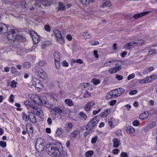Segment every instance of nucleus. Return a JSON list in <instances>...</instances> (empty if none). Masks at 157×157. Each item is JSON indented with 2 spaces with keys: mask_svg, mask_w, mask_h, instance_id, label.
<instances>
[{
  "mask_svg": "<svg viewBox=\"0 0 157 157\" xmlns=\"http://www.w3.org/2000/svg\"><path fill=\"white\" fill-rule=\"evenodd\" d=\"M92 82L93 83L94 85H97L100 83V80L99 79H97L94 78L92 79Z\"/></svg>",
  "mask_w": 157,
  "mask_h": 157,
  "instance_id": "nucleus-35",
  "label": "nucleus"
},
{
  "mask_svg": "<svg viewBox=\"0 0 157 157\" xmlns=\"http://www.w3.org/2000/svg\"><path fill=\"white\" fill-rule=\"evenodd\" d=\"M17 84V82H15L14 80H13L11 82L10 86L12 87L15 88L16 87Z\"/></svg>",
  "mask_w": 157,
  "mask_h": 157,
  "instance_id": "nucleus-49",
  "label": "nucleus"
},
{
  "mask_svg": "<svg viewBox=\"0 0 157 157\" xmlns=\"http://www.w3.org/2000/svg\"><path fill=\"white\" fill-rule=\"evenodd\" d=\"M30 121L33 123H35L36 122V118L34 115H32L31 117L29 116Z\"/></svg>",
  "mask_w": 157,
  "mask_h": 157,
  "instance_id": "nucleus-36",
  "label": "nucleus"
},
{
  "mask_svg": "<svg viewBox=\"0 0 157 157\" xmlns=\"http://www.w3.org/2000/svg\"><path fill=\"white\" fill-rule=\"evenodd\" d=\"M127 133L131 136H134V133L135 132V129L131 126H128L126 128Z\"/></svg>",
  "mask_w": 157,
  "mask_h": 157,
  "instance_id": "nucleus-11",
  "label": "nucleus"
},
{
  "mask_svg": "<svg viewBox=\"0 0 157 157\" xmlns=\"http://www.w3.org/2000/svg\"><path fill=\"white\" fill-rule=\"evenodd\" d=\"M110 109H106L104 112H102L100 114L101 117L104 118L106 117L109 113Z\"/></svg>",
  "mask_w": 157,
  "mask_h": 157,
  "instance_id": "nucleus-21",
  "label": "nucleus"
},
{
  "mask_svg": "<svg viewBox=\"0 0 157 157\" xmlns=\"http://www.w3.org/2000/svg\"><path fill=\"white\" fill-rule=\"evenodd\" d=\"M116 78L118 80H121L122 79L123 76L121 75H116Z\"/></svg>",
  "mask_w": 157,
  "mask_h": 157,
  "instance_id": "nucleus-55",
  "label": "nucleus"
},
{
  "mask_svg": "<svg viewBox=\"0 0 157 157\" xmlns=\"http://www.w3.org/2000/svg\"><path fill=\"white\" fill-rule=\"evenodd\" d=\"M121 69V67L120 65H118L117 67H115L113 68V70L114 73H115L118 71L120 70Z\"/></svg>",
  "mask_w": 157,
  "mask_h": 157,
  "instance_id": "nucleus-41",
  "label": "nucleus"
},
{
  "mask_svg": "<svg viewBox=\"0 0 157 157\" xmlns=\"http://www.w3.org/2000/svg\"><path fill=\"white\" fill-rule=\"evenodd\" d=\"M17 37H16V39H17L18 40L22 41V39L25 40V37L24 36H22L20 34L19 32V33H18V35H17Z\"/></svg>",
  "mask_w": 157,
  "mask_h": 157,
  "instance_id": "nucleus-38",
  "label": "nucleus"
},
{
  "mask_svg": "<svg viewBox=\"0 0 157 157\" xmlns=\"http://www.w3.org/2000/svg\"><path fill=\"white\" fill-rule=\"evenodd\" d=\"M6 145V143L3 141H1L0 142V146L2 147H4Z\"/></svg>",
  "mask_w": 157,
  "mask_h": 157,
  "instance_id": "nucleus-58",
  "label": "nucleus"
},
{
  "mask_svg": "<svg viewBox=\"0 0 157 157\" xmlns=\"http://www.w3.org/2000/svg\"><path fill=\"white\" fill-rule=\"evenodd\" d=\"M98 139V136H95L94 137L92 138L91 140L92 143L94 144H95L97 141Z\"/></svg>",
  "mask_w": 157,
  "mask_h": 157,
  "instance_id": "nucleus-51",
  "label": "nucleus"
},
{
  "mask_svg": "<svg viewBox=\"0 0 157 157\" xmlns=\"http://www.w3.org/2000/svg\"><path fill=\"white\" fill-rule=\"evenodd\" d=\"M123 61L120 60H112V63L113 65H120L123 64L124 63Z\"/></svg>",
  "mask_w": 157,
  "mask_h": 157,
  "instance_id": "nucleus-20",
  "label": "nucleus"
},
{
  "mask_svg": "<svg viewBox=\"0 0 157 157\" xmlns=\"http://www.w3.org/2000/svg\"><path fill=\"white\" fill-rule=\"evenodd\" d=\"M11 69V70L12 73L13 74L15 73L17 71V69L13 67H12Z\"/></svg>",
  "mask_w": 157,
  "mask_h": 157,
  "instance_id": "nucleus-62",
  "label": "nucleus"
},
{
  "mask_svg": "<svg viewBox=\"0 0 157 157\" xmlns=\"http://www.w3.org/2000/svg\"><path fill=\"white\" fill-rule=\"evenodd\" d=\"M8 31L7 26L5 24L0 23V34L6 33Z\"/></svg>",
  "mask_w": 157,
  "mask_h": 157,
  "instance_id": "nucleus-9",
  "label": "nucleus"
},
{
  "mask_svg": "<svg viewBox=\"0 0 157 157\" xmlns=\"http://www.w3.org/2000/svg\"><path fill=\"white\" fill-rule=\"evenodd\" d=\"M66 9L65 6L62 2H60L59 3V7L58 10L60 11L64 10Z\"/></svg>",
  "mask_w": 157,
  "mask_h": 157,
  "instance_id": "nucleus-24",
  "label": "nucleus"
},
{
  "mask_svg": "<svg viewBox=\"0 0 157 157\" xmlns=\"http://www.w3.org/2000/svg\"><path fill=\"white\" fill-rule=\"evenodd\" d=\"M52 110L55 113L57 112L59 113L62 112L61 109L58 107H56L52 109Z\"/></svg>",
  "mask_w": 157,
  "mask_h": 157,
  "instance_id": "nucleus-40",
  "label": "nucleus"
},
{
  "mask_svg": "<svg viewBox=\"0 0 157 157\" xmlns=\"http://www.w3.org/2000/svg\"><path fill=\"white\" fill-rule=\"evenodd\" d=\"M119 90L120 91V93H118V94L119 95H120L124 93L125 90L123 88H119Z\"/></svg>",
  "mask_w": 157,
  "mask_h": 157,
  "instance_id": "nucleus-61",
  "label": "nucleus"
},
{
  "mask_svg": "<svg viewBox=\"0 0 157 157\" xmlns=\"http://www.w3.org/2000/svg\"><path fill=\"white\" fill-rule=\"evenodd\" d=\"M135 76V75L134 74H132L129 75L127 79L128 80H130V79L134 78Z\"/></svg>",
  "mask_w": 157,
  "mask_h": 157,
  "instance_id": "nucleus-56",
  "label": "nucleus"
},
{
  "mask_svg": "<svg viewBox=\"0 0 157 157\" xmlns=\"http://www.w3.org/2000/svg\"><path fill=\"white\" fill-rule=\"evenodd\" d=\"M62 145L59 143L55 144L49 143L47 145L45 150L48 154L55 157H59L62 152Z\"/></svg>",
  "mask_w": 157,
  "mask_h": 157,
  "instance_id": "nucleus-1",
  "label": "nucleus"
},
{
  "mask_svg": "<svg viewBox=\"0 0 157 157\" xmlns=\"http://www.w3.org/2000/svg\"><path fill=\"white\" fill-rule=\"evenodd\" d=\"M20 51H22L23 53H25L29 52L32 51V50L31 49H20Z\"/></svg>",
  "mask_w": 157,
  "mask_h": 157,
  "instance_id": "nucleus-43",
  "label": "nucleus"
},
{
  "mask_svg": "<svg viewBox=\"0 0 157 157\" xmlns=\"http://www.w3.org/2000/svg\"><path fill=\"white\" fill-rule=\"evenodd\" d=\"M156 51L155 49H151L149 51L147 56H149L155 53Z\"/></svg>",
  "mask_w": 157,
  "mask_h": 157,
  "instance_id": "nucleus-47",
  "label": "nucleus"
},
{
  "mask_svg": "<svg viewBox=\"0 0 157 157\" xmlns=\"http://www.w3.org/2000/svg\"><path fill=\"white\" fill-rule=\"evenodd\" d=\"M36 96L37 97V99L36 100V98H35L33 100L34 102L35 103V104L40 106L43 105L47 107H49V106H48V104H47V105H46L47 103L46 102H44L43 104V102L44 101H42V99H41V98H40V97H39L37 95H36Z\"/></svg>",
  "mask_w": 157,
  "mask_h": 157,
  "instance_id": "nucleus-7",
  "label": "nucleus"
},
{
  "mask_svg": "<svg viewBox=\"0 0 157 157\" xmlns=\"http://www.w3.org/2000/svg\"><path fill=\"white\" fill-rule=\"evenodd\" d=\"M144 43V41L143 39H140L134 41V46H141L143 45Z\"/></svg>",
  "mask_w": 157,
  "mask_h": 157,
  "instance_id": "nucleus-18",
  "label": "nucleus"
},
{
  "mask_svg": "<svg viewBox=\"0 0 157 157\" xmlns=\"http://www.w3.org/2000/svg\"><path fill=\"white\" fill-rule=\"evenodd\" d=\"M63 132V130L61 128H58L56 131V134L58 136H59L61 135Z\"/></svg>",
  "mask_w": 157,
  "mask_h": 157,
  "instance_id": "nucleus-39",
  "label": "nucleus"
},
{
  "mask_svg": "<svg viewBox=\"0 0 157 157\" xmlns=\"http://www.w3.org/2000/svg\"><path fill=\"white\" fill-rule=\"evenodd\" d=\"M62 64L63 66L67 67L68 66L69 64L66 61H63L62 63Z\"/></svg>",
  "mask_w": 157,
  "mask_h": 157,
  "instance_id": "nucleus-64",
  "label": "nucleus"
},
{
  "mask_svg": "<svg viewBox=\"0 0 157 157\" xmlns=\"http://www.w3.org/2000/svg\"><path fill=\"white\" fill-rule=\"evenodd\" d=\"M128 156L127 153L124 152H122L120 155V157H128Z\"/></svg>",
  "mask_w": 157,
  "mask_h": 157,
  "instance_id": "nucleus-52",
  "label": "nucleus"
},
{
  "mask_svg": "<svg viewBox=\"0 0 157 157\" xmlns=\"http://www.w3.org/2000/svg\"><path fill=\"white\" fill-rule=\"evenodd\" d=\"M38 75H40V76L43 78V77H45L46 76V73L42 69H40L38 71Z\"/></svg>",
  "mask_w": 157,
  "mask_h": 157,
  "instance_id": "nucleus-23",
  "label": "nucleus"
},
{
  "mask_svg": "<svg viewBox=\"0 0 157 157\" xmlns=\"http://www.w3.org/2000/svg\"><path fill=\"white\" fill-rule=\"evenodd\" d=\"M65 103L69 106H71L74 105L72 100L69 99H66L65 100Z\"/></svg>",
  "mask_w": 157,
  "mask_h": 157,
  "instance_id": "nucleus-32",
  "label": "nucleus"
},
{
  "mask_svg": "<svg viewBox=\"0 0 157 157\" xmlns=\"http://www.w3.org/2000/svg\"><path fill=\"white\" fill-rule=\"evenodd\" d=\"M29 127V129H30V131H29V130H28V132L29 134H32L33 132V129L32 126L30 125L29 127L28 126L27 127H26V129L27 130L28 129Z\"/></svg>",
  "mask_w": 157,
  "mask_h": 157,
  "instance_id": "nucleus-45",
  "label": "nucleus"
},
{
  "mask_svg": "<svg viewBox=\"0 0 157 157\" xmlns=\"http://www.w3.org/2000/svg\"><path fill=\"white\" fill-rule=\"evenodd\" d=\"M149 82V80L147 78V77L140 80L139 82L140 84L147 83Z\"/></svg>",
  "mask_w": 157,
  "mask_h": 157,
  "instance_id": "nucleus-28",
  "label": "nucleus"
},
{
  "mask_svg": "<svg viewBox=\"0 0 157 157\" xmlns=\"http://www.w3.org/2000/svg\"><path fill=\"white\" fill-rule=\"evenodd\" d=\"M117 101L116 100H112L110 101V105L111 106L113 105Z\"/></svg>",
  "mask_w": 157,
  "mask_h": 157,
  "instance_id": "nucleus-63",
  "label": "nucleus"
},
{
  "mask_svg": "<svg viewBox=\"0 0 157 157\" xmlns=\"http://www.w3.org/2000/svg\"><path fill=\"white\" fill-rule=\"evenodd\" d=\"M58 41L60 44H63L64 43V40L63 37L61 36V37L60 36L57 38Z\"/></svg>",
  "mask_w": 157,
  "mask_h": 157,
  "instance_id": "nucleus-34",
  "label": "nucleus"
},
{
  "mask_svg": "<svg viewBox=\"0 0 157 157\" xmlns=\"http://www.w3.org/2000/svg\"><path fill=\"white\" fill-rule=\"evenodd\" d=\"M146 112L148 115H151L154 114L155 111L154 110L151 109L149 110V111H147Z\"/></svg>",
  "mask_w": 157,
  "mask_h": 157,
  "instance_id": "nucleus-54",
  "label": "nucleus"
},
{
  "mask_svg": "<svg viewBox=\"0 0 157 157\" xmlns=\"http://www.w3.org/2000/svg\"><path fill=\"white\" fill-rule=\"evenodd\" d=\"M132 124L133 126H137L139 124V122L137 120H135L133 122Z\"/></svg>",
  "mask_w": 157,
  "mask_h": 157,
  "instance_id": "nucleus-53",
  "label": "nucleus"
},
{
  "mask_svg": "<svg viewBox=\"0 0 157 157\" xmlns=\"http://www.w3.org/2000/svg\"><path fill=\"white\" fill-rule=\"evenodd\" d=\"M79 115L80 116L81 119L82 120H86L87 118V115L82 112H81L79 113Z\"/></svg>",
  "mask_w": 157,
  "mask_h": 157,
  "instance_id": "nucleus-29",
  "label": "nucleus"
},
{
  "mask_svg": "<svg viewBox=\"0 0 157 157\" xmlns=\"http://www.w3.org/2000/svg\"><path fill=\"white\" fill-rule=\"evenodd\" d=\"M45 145V141L42 139L38 138L37 139L35 147L39 152H41L44 151Z\"/></svg>",
  "mask_w": 157,
  "mask_h": 157,
  "instance_id": "nucleus-2",
  "label": "nucleus"
},
{
  "mask_svg": "<svg viewBox=\"0 0 157 157\" xmlns=\"http://www.w3.org/2000/svg\"><path fill=\"white\" fill-rule=\"evenodd\" d=\"M80 35L82 36L85 39L90 38L91 37V36L88 32L81 33H80Z\"/></svg>",
  "mask_w": 157,
  "mask_h": 157,
  "instance_id": "nucleus-19",
  "label": "nucleus"
},
{
  "mask_svg": "<svg viewBox=\"0 0 157 157\" xmlns=\"http://www.w3.org/2000/svg\"><path fill=\"white\" fill-rule=\"evenodd\" d=\"M150 12V11H147L141 12L140 13H137L133 15L132 17L135 19H137L147 15Z\"/></svg>",
  "mask_w": 157,
  "mask_h": 157,
  "instance_id": "nucleus-10",
  "label": "nucleus"
},
{
  "mask_svg": "<svg viewBox=\"0 0 157 157\" xmlns=\"http://www.w3.org/2000/svg\"><path fill=\"white\" fill-rule=\"evenodd\" d=\"M147 78L148 81L149 80V82H150L157 78V76L154 75L147 77Z\"/></svg>",
  "mask_w": 157,
  "mask_h": 157,
  "instance_id": "nucleus-30",
  "label": "nucleus"
},
{
  "mask_svg": "<svg viewBox=\"0 0 157 157\" xmlns=\"http://www.w3.org/2000/svg\"><path fill=\"white\" fill-rule=\"evenodd\" d=\"M23 68H29L31 66V64L29 62H25L23 64Z\"/></svg>",
  "mask_w": 157,
  "mask_h": 157,
  "instance_id": "nucleus-37",
  "label": "nucleus"
},
{
  "mask_svg": "<svg viewBox=\"0 0 157 157\" xmlns=\"http://www.w3.org/2000/svg\"><path fill=\"white\" fill-rule=\"evenodd\" d=\"M66 126L67 129H69L72 128L73 125L72 123H69L66 125Z\"/></svg>",
  "mask_w": 157,
  "mask_h": 157,
  "instance_id": "nucleus-50",
  "label": "nucleus"
},
{
  "mask_svg": "<svg viewBox=\"0 0 157 157\" xmlns=\"http://www.w3.org/2000/svg\"><path fill=\"white\" fill-rule=\"evenodd\" d=\"M22 117L24 120L25 121H28L29 120V116L28 117V116L26 115H23Z\"/></svg>",
  "mask_w": 157,
  "mask_h": 157,
  "instance_id": "nucleus-57",
  "label": "nucleus"
},
{
  "mask_svg": "<svg viewBox=\"0 0 157 157\" xmlns=\"http://www.w3.org/2000/svg\"><path fill=\"white\" fill-rule=\"evenodd\" d=\"M114 93H113V92L111 91L109 92L108 94L107 95L108 96H110L111 98H117L118 97V95L116 94H114Z\"/></svg>",
  "mask_w": 157,
  "mask_h": 157,
  "instance_id": "nucleus-31",
  "label": "nucleus"
},
{
  "mask_svg": "<svg viewBox=\"0 0 157 157\" xmlns=\"http://www.w3.org/2000/svg\"><path fill=\"white\" fill-rule=\"evenodd\" d=\"M30 34L32 38L34 43L35 44L37 43L40 39L39 36L37 34L32 35L31 32H30Z\"/></svg>",
  "mask_w": 157,
  "mask_h": 157,
  "instance_id": "nucleus-15",
  "label": "nucleus"
},
{
  "mask_svg": "<svg viewBox=\"0 0 157 157\" xmlns=\"http://www.w3.org/2000/svg\"><path fill=\"white\" fill-rule=\"evenodd\" d=\"M54 33L57 38L60 36L61 37L62 36L60 32L58 30L55 29L54 31Z\"/></svg>",
  "mask_w": 157,
  "mask_h": 157,
  "instance_id": "nucleus-27",
  "label": "nucleus"
},
{
  "mask_svg": "<svg viewBox=\"0 0 157 157\" xmlns=\"http://www.w3.org/2000/svg\"><path fill=\"white\" fill-rule=\"evenodd\" d=\"M98 122V121L97 120V117H95L88 122L86 127V129L88 131L92 130Z\"/></svg>",
  "mask_w": 157,
  "mask_h": 157,
  "instance_id": "nucleus-4",
  "label": "nucleus"
},
{
  "mask_svg": "<svg viewBox=\"0 0 157 157\" xmlns=\"http://www.w3.org/2000/svg\"><path fill=\"white\" fill-rule=\"evenodd\" d=\"M37 6H39V7L43 5L45 7L47 6H49L51 4V2L48 1V0H41L40 3L39 4L36 3Z\"/></svg>",
  "mask_w": 157,
  "mask_h": 157,
  "instance_id": "nucleus-14",
  "label": "nucleus"
},
{
  "mask_svg": "<svg viewBox=\"0 0 157 157\" xmlns=\"http://www.w3.org/2000/svg\"><path fill=\"white\" fill-rule=\"evenodd\" d=\"M95 105V103L93 101H91L87 103L84 107V109L85 111H88L90 110L91 108Z\"/></svg>",
  "mask_w": 157,
  "mask_h": 157,
  "instance_id": "nucleus-13",
  "label": "nucleus"
},
{
  "mask_svg": "<svg viewBox=\"0 0 157 157\" xmlns=\"http://www.w3.org/2000/svg\"><path fill=\"white\" fill-rule=\"evenodd\" d=\"M19 33V31L17 29H13L10 30L9 33L7 35V37L9 40H11L14 41L17 37V35Z\"/></svg>",
  "mask_w": 157,
  "mask_h": 157,
  "instance_id": "nucleus-3",
  "label": "nucleus"
},
{
  "mask_svg": "<svg viewBox=\"0 0 157 157\" xmlns=\"http://www.w3.org/2000/svg\"><path fill=\"white\" fill-rule=\"evenodd\" d=\"M46 64L45 61L43 60H40L38 63V65L40 66H44Z\"/></svg>",
  "mask_w": 157,
  "mask_h": 157,
  "instance_id": "nucleus-44",
  "label": "nucleus"
},
{
  "mask_svg": "<svg viewBox=\"0 0 157 157\" xmlns=\"http://www.w3.org/2000/svg\"><path fill=\"white\" fill-rule=\"evenodd\" d=\"M14 96L13 95L11 94L9 98V101L11 102H13L14 101Z\"/></svg>",
  "mask_w": 157,
  "mask_h": 157,
  "instance_id": "nucleus-59",
  "label": "nucleus"
},
{
  "mask_svg": "<svg viewBox=\"0 0 157 157\" xmlns=\"http://www.w3.org/2000/svg\"><path fill=\"white\" fill-rule=\"evenodd\" d=\"M90 97V94L87 91H85L84 94L83 96L84 98H89Z\"/></svg>",
  "mask_w": 157,
  "mask_h": 157,
  "instance_id": "nucleus-46",
  "label": "nucleus"
},
{
  "mask_svg": "<svg viewBox=\"0 0 157 157\" xmlns=\"http://www.w3.org/2000/svg\"><path fill=\"white\" fill-rule=\"evenodd\" d=\"M134 46V41H131L128 42L125 44L123 46V48L126 50H130L131 47Z\"/></svg>",
  "mask_w": 157,
  "mask_h": 157,
  "instance_id": "nucleus-17",
  "label": "nucleus"
},
{
  "mask_svg": "<svg viewBox=\"0 0 157 157\" xmlns=\"http://www.w3.org/2000/svg\"><path fill=\"white\" fill-rule=\"evenodd\" d=\"M112 64V60L109 61L105 63L104 66L105 67L109 66L111 65Z\"/></svg>",
  "mask_w": 157,
  "mask_h": 157,
  "instance_id": "nucleus-48",
  "label": "nucleus"
},
{
  "mask_svg": "<svg viewBox=\"0 0 157 157\" xmlns=\"http://www.w3.org/2000/svg\"><path fill=\"white\" fill-rule=\"evenodd\" d=\"M137 92V91L136 90H134L130 91L129 93L130 95H132L136 94Z\"/></svg>",
  "mask_w": 157,
  "mask_h": 157,
  "instance_id": "nucleus-60",
  "label": "nucleus"
},
{
  "mask_svg": "<svg viewBox=\"0 0 157 157\" xmlns=\"http://www.w3.org/2000/svg\"><path fill=\"white\" fill-rule=\"evenodd\" d=\"M80 2L84 5H87L90 3L93 2L95 0H79Z\"/></svg>",
  "mask_w": 157,
  "mask_h": 157,
  "instance_id": "nucleus-22",
  "label": "nucleus"
},
{
  "mask_svg": "<svg viewBox=\"0 0 157 157\" xmlns=\"http://www.w3.org/2000/svg\"><path fill=\"white\" fill-rule=\"evenodd\" d=\"M111 2L110 1L108 0H105L103 1L100 8L109 7L111 6Z\"/></svg>",
  "mask_w": 157,
  "mask_h": 157,
  "instance_id": "nucleus-12",
  "label": "nucleus"
},
{
  "mask_svg": "<svg viewBox=\"0 0 157 157\" xmlns=\"http://www.w3.org/2000/svg\"><path fill=\"white\" fill-rule=\"evenodd\" d=\"M93 153L92 151H89L86 152V155L87 157H90Z\"/></svg>",
  "mask_w": 157,
  "mask_h": 157,
  "instance_id": "nucleus-42",
  "label": "nucleus"
},
{
  "mask_svg": "<svg viewBox=\"0 0 157 157\" xmlns=\"http://www.w3.org/2000/svg\"><path fill=\"white\" fill-rule=\"evenodd\" d=\"M33 84L36 88H39L42 86L41 82L36 78H33L32 80Z\"/></svg>",
  "mask_w": 157,
  "mask_h": 157,
  "instance_id": "nucleus-8",
  "label": "nucleus"
},
{
  "mask_svg": "<svg viewBox=\"0 0 157 157\" xmlns=\"http://www.w3.org/2000/svg\"><path fill=\"white\" fill-rule=\"evenodd\" d=\"M147 112H144L142 113L139 116L140 118L142 120H145L147 117Z\"/></svg>",
  "mask_w": 157,
  "mask_h": 157,
  "instance_id": "nucleus-26",
  "label": "nucleus"
},
{
  "mask_svg": "<svg viewBox=\"0 0 157 157\" xmlns=\"http://www.w3.org/2000/svg\"><path fill=\"white\" fill-rule=\"evenodd\" d=\"M78 130H75L73 132L70 134V136L72 138L75 137L78 134Z\"/></svg>",
  "mask_w": 157,
  "mask_h": 157,
  "instance_id": "nucleus-33",
  "label": "nucleus"
},
{
  "mask_svg": "<svg viewBox=\"0 0 157 157\" xmlns=\"http://www.w3.org/2000/svg\"><path fill=\"white\" fill-rule=\"evenodd\" d=\"M113 147L116 148L118 147L121 144L120 140L117 138H114L113 139Z\"/></svg>",
  "mask_w": 157,
  "mask_h": 157,
  "instance_id": "nucleus-16",
  "label": "nucleus"
},
{
  "mask_svg": "<svg viewBox=\"0 0 157 157\" xmlns=\"http://www.w3.org/2000/svg\"><path fill=\"white\" fill-rule=\"evenodd\" d=\"M33 113H34L38 116L41 117L43 115V112L40 108L37 106L34 105L32 109H30Z\"/></svg>",
  "mask_w": 157,
  "mask_h": 157,
  "instance_id": "nucleus-5",
  "label": "nucleus"
},
{
  "mask_svg": "<svg viewBox=\"0 0 157 157\" xmlns=\"http://www.w3.org/2000/svg\"><path fill=\"white\" fill-rule=\"evenodd\" d=\"M53 56L56 67L59 69L60 68V54L58 52H55L53 54Z\"/></svg>",
  "mask_w": 157,
  "mask_h": 157,
  "instance_id": "nucleus-6",
  "label": "nucleus"
},
{
  "mask_svg": "<svg viewBox=\"0 0 157 157\" xmlns=\"http://www.w3.org/2000/svg\"><path fill=\"white\" fill-rule=\"evenodd\" d=\"M24 104L26 106L30 108L29 109H32L33 106L34 105L32 104L31 102L29 100L25 101L24 102Z\"/></svg>",
  "mask_w": 157,
  "mask_h": 157,
  "instance_id": "nucleus-25",
  "label": "nucleus"
}]
</instances>
